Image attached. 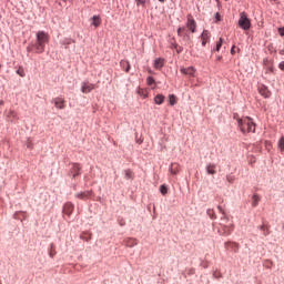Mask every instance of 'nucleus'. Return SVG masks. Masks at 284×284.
Instances as JSON below:
<instances>
[{
  "label": "nucleus",
  "instance_id": "nucleus-40",
  "mask_svg": "<svg viewBox=\"0 0 284 284\" xmlns=\"http://www.w3.org/2000/svg\"><path fill=\"white\" fill-rule=\"evenodd\" d=\"M234 48H236V47L235 45L232 47L231 54H236V51L234 50Z\"/></svg>",
  "mask_w": 284,
  "mask_h": 284
},
{
  "label": "nucleus",
  "instance_id": "nucleus-29",
  "mask_svg": "<svg viewBox=\"0 0 284 284\" xmlns=\"http://www.w3.org/2000/svg\"><path fill=\"white\" fill-rule=\"evenodd\" d=\"M277 145H278L280 150L282 152H284V138L283 136L278 140Z\"/></svg>",
  "mask_w": 284,
  "mask_h": 284
},
{
  "label": "nucleus",
  "instance_id": "nucleus-25",
  "mask_svg": "<svg viewBox=\"0 0 284 284\" xmlns=\"http://www.w3.org/2000/svg\"><path fill=\"white\" fill-rule=\"evenodd\" d=\"M49 256L50 258H54V256H57V251L54 250L53 244H51V247L49 248Z\"/></svg>",
  "mask_w": 284,
  "mask_h": 284
},
{
  "label": "nucleus",
  "instance_id": "nucleus-36",
  "mask_svg": "<svg viewBox=\"0 0 284 284\" xmlns=\"http://www.w3.org/2000/svg\"><path fill=\"white\" fill-rule=\"evenodd\" d=\"M176 52H183V48L179 47V44H175Z\"/></svg>",
  "mask_w": 284,
  "mask_h": 284
},
{
  "label": "nucleus",
  "instance_id": "nucleus-3",
  "mask_svg": "<svg viewBox=\"0 0 284 284\" xmlns=\"http://www.w3.org/2000/svg\"><path fill=\"white\" fill-rule=\"evenodd\" d=\"M239 26L242 30H250V28H252V22L250 21V18H247V13H240Z\"/></svg>",
  "mask_w": 284,
  "mask_h": 284
},
{
  "label": "nucleus",
  "instance_id": "nucleus-45",
  "mask_svg": "<svg viewBox=\"0 0 284 284\" xmlns=\"http://www.w3.org/2000/svg\"><path fill=\"white\" fill-rule=\"evenodd\" d=\"M160 1V3H164L165 2V0H159Z\"/></svg>",
  "mask_w": 284,
  "mask_h": 284
},
{
  "label": "nucleus",
  "instance_id": "nucleus-20",
  "mask_svg": "<svg viewBox=\"0 0 284 284\" xmlns=\"http://www.w3.org/2000/svg\"><path fill=\"white\" fill-rule=\"evenodd\" d=\"M92 26H94V28H99V26H101V17L93 16L92 17Z\"/></svg>",
  "mask_w": 284,
  "mask_h": 284
},
{
  "label": "nucleus",
  "instance_id": "nucleus-19",
  "mask_svg": "<svg viewBox=\"0 0 284 284\" xmlns=\"http://www.w3.org/2000/svg\"><path fill=\"white\" fill-rule=\"evenodd\" d=\"M164 101H165V95L163 94H158L154 98V103H156V105H162Z\"/></svg>",
  "mask_w": 284,
  "mask_h": 284
},
{
  "label": "nucleus",
  "instance_id": "nucleus-30",
  "mask_svg": "<svg viewBox=\"0 0 284 284\" xmlns=\"http://www.w3.org/2000/svg\"><path fill=\"white\" fill-rule=\"evenodd\" d=\"M125 179H132V172L130 170L124 171Z\"/></svg>",
  "mask_w": 284,
  "mask_h": 284
},
{
  "label": "nucleus",
  "instance_id": "nucleus-4",
  "mask_svg": "<svg viewBox=\"0 0 284 284\" xmlns=\"http://www.w3.org/2000/svg\"><path fill=\"white\" fill-rule=\"evenodd\" d=\"M257 90L261 97H264V99H270V97H272V92H270V89H267L265 84H260Z\"/></svg>",
  "mask_w": 284,
  "mask_h": 284
},
{
  "label": "nucleus",
  "instance_id": "nucleus-2",
  "mask_svg": "<svg viewBox=\"0 0 284 284\" xmlns=\"http://www.w3.org/2000/svg\"><path fill=\"white\" fill-rule=\"evenodd\" d=\"M237 125L242 134H250V132H256V124L250 116L237 119Z\"/></svg>",
  "mask_w": 284,
  "mask_h": 284
},
{
  "label": "nucleus",
  "instance_id": "nucleus-26",
  "mask_svg": "<svg viewBox=\"0 0 284 284\" xmlns=\"http://www.w3.org/2000/svg\"><path fill=\"white\" fill-rule=\"evenodd\" d=\"M168 185H165V184H162V185H160V192H161V194H163V196H165V194H168Z\"/></svg>",
  "mask_w": 284,
  "mask_h": 284
},
{
  "label": "nucleus",
  "instance_id": "nucleus-27",
  "mask_svg": "<svg viewBox=\"0 0 284 284\" xmlns=\"http://www.w3.org/2000/svg\"><path fill=\"white\" fill-rule=\"evenodd\" d=\"M80 239H82V241H90V239H92V235H90L88 233H82L80 235Z\"/></svg>",
  "mask_w": 284,
  "mask_h": 284
},
{
  "label": "nucleus",
  "instance_id": "nucleus-10",
  "mask_svg": "<svg viewBox=\"0 0 284 284\" xmlns=\"http://www.w3.org/2000/svg\"><path fill=\"white\" fill-rule=\"evenodd\" d=\"M71 174L73 176V179H77V176H79V174H81V165L80 164H73L72 169H71Z\"/></svg>",
  "mask_w": 284,
  "mask_h": 284
},
{
  "label": "nucleus",
  "instance_id": "nucleus-6",
  "mask_svg": "<svg viewBox=\"0 0 284 284\" xmlns=\"http://www.w3.org/2000/svg\"><path fill=\"white\" fill-rule=\"evenodd\" d=\"M180 72L182 74H185L186 77H194V74H196V70L194 69V67H181Z\"/></svg>",
  "mask_w": 284,
  "mask_h": 284
},
{
  "label": "nucleus",
  "instance_id": "nucleus-42",
  "mask_svg": "<svg viewBox=\"0 0 284 284\" xmlns=\"http://www.w3.org/2000/svg\"><path fill=\"white\" fill-rule=\"evenodd\" d=\"M217 210H219L222 214H224V212H223V207L217 206Z\"/></svg>",
  "mask_w": 284,
  "mask_h": 284
},
{
  "label": "nucleus",
  "instance_id": "nucleus-35",
  "mask_svg": "<svg viewBox=\"0 0 284 284\" xmlns=\"http://www.w3.org/2000/svg\"><path fill=\"white\" fill-rule=\"evenodd\" d=\"M138 6H145L146 0H135Z\"/></svg>",
  "mask_w": 284,
  "mask_h": 284
},
{
  "label": "nucleus",
  "instance_id": "nucleus-34",
  "mask_svg": "<svg viewBox=\"0 0 284 284\" xmlns=\"http://www.w3.org/2000/svg\"><path fill=\"white\" fill-rule=\"evenodd\" d=\"M17 74H19L20 77H26V73L23 72V69H18Z\"/></svg>",
  "mask_w": 284,
  "mask_h": 284
},
{
  "label": "nucleus",
  "instance_id": "nucleus-32",
  "mask_svg": "<svg viewBox=\"0 0 284 284\" xmlns=\"http://www.w3.org/2000/svg\"><path fill=\"white\" fill-rule=\"evenodd\" d=\"M146 83L148 85H152L154 83V78L152 77L146 78Z\"/></svg>",
  "mask_w": 284,
  "mask_h": 284
},
{
  "label": "nucleus",
  "instance_id": "nucleus-16",
  "mask_svg": "<svg viewBox=\"0 0 284 284\" xmlns=\"http://www.w3.org/2000/svg\"><path fill=\"white\" fill-rule=\"evenodd\" d=\"M120 67L122 68V70H124V72H130V61L128 60H121L120 61Z\"/></svg>",
  "mask_w": 284,
  "mask_h": 284
},
{
  "label": "nucleus",
  "instance_id": "nucleus-31",
  "mask_svg": "<svg viewBox=\"0 0 284 284\" xmlns=\"http://www.w3.org/2000/svg\"><path fill=\"white\" fill-rule=\"evenodd\" d=\"M207 214L210 215L211 219H216V215H214V210L209 209Z\"/></svg>",
  "mask_w": 284,
  "mask_h": 284
},
{
  "label": "nucleus",
  "instance_id": "nucleus-22",
  "mask_svg": "<svg viewBox=\"0 0 284 284\" xmlns=\"http://www.w3.org/2000/svg\"><path fill=\"white\" fill-rule=\"evenodd\" d=\"M260 230L263 232L264 236H268V234H270V226H267V224H262L260 226Z\"/></svg>",
  "mask_w": 284,
  "mask_h": 284
},
{
  "label": "nucleus",
  "instance_id": "nucleus-5",
  "mask_svg": "<svg viewBox=\"0 0 284 284\" xmlns=\"http://www.w3.org/2000/svg\"><path fill=\"white\" fill-rule=\"evenodd\" d=\"M95 88L97 85L90 82H82L81 92H83V94H90V92H92V90H94Z\"/></svg>",
  "mask_w": 284,
  "mask_h": 284
},
{
  "label": "nucleus",
  "instance_id": "nucleus-14",
  "mask_svg": "<svg viewBox=\"0 0 284 284\" xmlns=\"http://www.w3.org/2000/svg\"><path fill=\"white\" fill-rule=\"evenodd\" d=\"M180 170H181V165H179V163H172L170 166L171 174L176 175L179 174Z\"/></svg>",
  "mask_w": 284,
  "mask_h": 284
},
{
  "label": "nucleus",
  "instance_id": "nucleus-43",
  "mask_svg": "<svg viewBox=\"0 0 284 284\" xmlns=\"http://www.w3.org/2000/svg\"><path fill=\"white\" fill-rule=\"evenodd\" d=\"M226 179H227L229 183H232V179L231 178H226Z\"/></svg>",
  "mask_w": 284,
  "mask_h": 284
},
{
  "label": "nucleus",
  "instance_id": "nucleus-9",
  "mask_svg": "<svg viewBox=\"0 0 284 284\" xmlns=\"http://www.w3.org/2000/svg\"><path fill=\"white\" fill-rule=\"evenodd\" d=\"M72 212H74V204L68 202L67 204H64L63 206V213L67 216H71Z\"/></svg>",
  "mask_w": 284,
  "mask_h": 284
},
{
  "label": "nucleus",
  "instance_id": "nucleus-21",
  "mask_svg": "<svg viewBox=\"0 0 284 284\" xmlns=\"http://www.w3.org/2000/svg\"><path fill=\"white\" fill-rule=\"evenodd\" d=\"M260 202H261V196H258V194H254L252 197L253 207H257Z\"/></svg>",
  "mask_w": 284,
  "mask_h": 284
},
{
  "label": "nucleus",
  "instance_id": "nucleus-7",
  "mask_svg": "<svg viewBox=\"0 0 284 284\" xmlns=\"http://www.w3.org/2000/svg\"><path fill=\"white\" fill-rule=\"evenodd\" d=\"M53 103L58 110H65V100L62 98H54Z\"/></svg>",
  "mask_w": 284,
  "mask_h": 284
},
{
  "label": "nucleus",
  "instance_id": "nucleus-44",
  "mask_svg": "<svg viewBox=\"0 0 284 284\" xmlns=\"http://www.w3.org/2000/svg\"><path fill=\"white\" fill-rule=\"evenodd\" d=\"M70 43H72V41L69 40V41L67 42V45H70Z\"/></svg>",
  "mask_w": 284,
  "mask_h": 284
},
{
  "label": "nucleus",
  "instance_id": "nucleus-38",
  "mask_svg": "<svg viewBox=\"0 0 284 284\" xmlns=\"http://www.w3.org/2000/svg\"><path fill=\"white\" fill-rule=\"evenodd\" d=\"M9 116H13V119H14V118H17V113L14 111H10Z\"/></svg>",
  "mask_w": 284,
  "mask_h": 284
},
{
  "label": "nucleus",
  "instance_id": "nucleus-37",
  "mask_svg": "<svg viewBox=\"0 0 284 284\" xmlns=\"http://www.w3.org/2000/svg\"><path fill=\"white\" fill-rule=\"evenodd\" d=\"M278 32H280V36H281V37H284V27L280 28V29H278Z\"/></svg>",
  "mask_w": 284,
  "mask_h": 284
},
{
  "label": "nucleus",
  "instance_id": "nucleus-39",
  "mask_svg": "<svg viewBox=\"0 0 284 284\" xmlns=\"http://www.w3.org/2000/svg\"><path fill=\"white\" fill-rule=\"evenodd\" d=\"M215 20L216 21H221V14L217 12V13H215Z\"/></svg>",
  "mask_w": 284,
  "mask_h": 284
},
{
  "label": "nucleus",
  "instance_id": "nucleus-8",
  "mask_svg": "<svg viewBox=\"0 0 284 284\" xmlns=\"http://www.w3.org/2000/svg\"><path fill=\"white\" fill-rule=\"evenodd\" d=\"M186 27L191 30V32H196V21H194L192 16H187Z\"/></svg>",
  "mask_w": 284,
  "mask_h": 284
},
{
  "label": "nucleus",
  "instance_id": "nucleus-18",
  "mask_svg": "<svg viewBox=\"0 0 284 284\" xmlns=\"http://www.w3.org/2000/svg\"><path fill=\"white\" fill-rule=\"evenodd\" d=\"M232 232H234V226H223V236H230V234H232Z\"/></svg>",
  "mask_w": 284,
  "mask_h": 284
},
{
  "label": "nucleus",
  "instance_id": "nucleus-23",
  "mask_svg": "<svg viewBox=\"0 0 284 284\" xmlns=\"http://www.w3.org/2000/svg\"><path fill=\"white\" fill-rule=\"evenodd\" d=\"M134 245H138V242L135 239L126 240V247H134Z\"/></svg>",
  "mask_w": 284,
  "mask_h": 284
},
{
  "label": "nucleus",
  "instance_id": "nucleus-46",
  "mask_svg": "<svg viewBox=\"0 0 284 284\" xmlns=\"http://www.w3.org/2000/svg\"><path fill=\"white\" fill-rule=\"evenodd\" d=\"M0 105H3V100H0Z\"/></svg>",
  "mask_w": 284,
  "mask_h": 284
},
{
  "label": "nucleus",
  "instance_id": "nucleus-1",
  "mask_svg": "<svg viewBox=\"0 0 284 284\" xmlns=\"http://www.w3.org/2000/svg\"><path fill=\"white\" fill-rule=\"evenodd\" d=\"M50 41V36L44 31H38L36 43L27 47V51L36 52V54H43L45 52V44Z\"/></svg>",
  "mask_w": 284,
  "mask_h": 284
},
{
  "label": "nucleus",
  "instance_id": "nucleus-13",
  "mask_svg": "<svg viewBox=\"0 0 284 284\" xmlns=\"http://www.w3.org/2000/svg\"><path fill=\"white\" fill-rule=\"evenodd\" d=\"M206 173H207V174H211V175L216 174V164H214V163H209V164L206 165Z\"/></svg>",
  "mask_w": 284,
  "mask_h": 284
},
{
  "label": "nucleus",
  "instance_id": "nucleus-15",
  "mask_svg": "<svg viewBox=\"0 0 284 284\" xmlns=\"http://www.w3.org/2000/svg\"><path fill=\"white\" fill-rule=\"evenodd\" d=\"M164 61L165 60H163V58L155 59L154 64H153L155 70H161V68H163V65H164Z\"/></svg>",
  "mask_w": 284,
  "mask_h": 284
},
{
  "label": "nucleus",
  "instance_id": "nucleus-41",
  "mask_svg": "<svg viewBox=\"0 0 284 284\" xmlns=\"http://www.w3.org/2000/svg\"><path fill=\"white\" fill-rule=\"evenodd\" d=\"M280 70H284V61L280 63Z\"/></svg>",
  "mask_w": 284,
  "mask_h": 284
},
{
  "label": "nucleus",
  "instance_id": "nucleus-11",
  "mask_svg": "<svg viewBox=\"0 0 284 284\" xmlns=\"http://www.w3.org/2000/svg\"><path fill=\"white\" fill-rule=\"evenodd\" d=\"M77 199H81L82 201H85L92 196V191H84L82 193H78Z\"/></svg>",
  "mask_w": 284,
  "mask_h": 284
},
{
  "label": "nucleus",
  "instance_id": "nucleus-24",
  "mask_svg": "<svg viewBox=\"0 0 284 284\" xmlns=\"http://www.w3.org/2000/svg\"><path fill=\"white\" fill-rule=\"evenodd\" d=\"M176 95H174V94H170L169 95V104L170 105H176Z\"/></svg>",
  "mask_w": 284,
  "mask_h": 284
},
{
  "label": "nucleus",
  "instance_id": "nucleus-33",
  "mask_svg": "<svg viewBox=\"0 0 284 284\" xmlns=\"http://www.w3.org/2000/svg\"><path fill=\"white\" fill-rule=\"evenodd\" d=\"M183 32H185V28H179L178 29V36L183 37Z\"/></svg>",
  "mask_w": 284,
  "mask_h": 284
},
{
  "label": "nucleus",
  "instance_id": "nucleus-12",
  "mask_svg": "<svg viewBox=\"0 0 284 284\" xmlns=\"http://www.w3.org/2000/svg\"><path fill=\"white\" fill-rule=\"evenodd\" d=\"M202 39V45L205 47L207 45V42L210 41V32L207 30H204L201 34Z\"/></svg>",
  "mask_w": 284,
  "mask_h": 284
},
{
  "label": "nucleus",
  "instance_id": "nucleus-17",
  "mask_svg": "<svg viewBox=\"0 0 284 284\" xmlns=\"http://www.w3.org/2000/svg\"><path fill=\"white\" fill-rule=\"evenodd\" d=\"M224 246L226 250H237L239 244L236 242H225Z\"/></svg>",
  "mask_w": 284,
  "mask_h": 284
},
{
  "label": "nucleus",
  "instance_id": "nucleus-28",
  "mask_svg": "<svg viewBox=\"0 0 284 284\" xmlns=\"http://www.w3.org/2000/svg\"><path fill=\"white\" fill-rule=\"evenodd\" d=\"M221 48H223V39L222 38H220V41L216 42V47H215L216 52H219V50H221Z\"/></svg>",
  "mask_w": 284,
  "mask_h": 284
}]
</instances>
